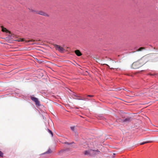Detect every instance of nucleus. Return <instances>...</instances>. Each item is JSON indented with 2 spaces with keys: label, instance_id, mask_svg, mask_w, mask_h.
<instances>
[{
  "label": "nucleus",
  "instance_id": "obj_8",
  "mask_svg": "<svg viewBox=\"0 0 158 158\" xmlns=\"http://www.w3.org/2000/svg\"><path fill=\"white\" fill-rule=\"evenodd\" d=\"M93 151V150H89L88 151H85L84 152V154L85 155H90L91 151ZM94 150H93L94 151Z\"/></svg>",
  "mask_w": 158,
  "mask_h": 158
},
{
  "label": "nucleus",
  "instance_id": "obj_21",
  "mask_svg": "<svg viewBox=\"0 0 158 158\" xmlns=\"http://www.w3.org/2000/svg\"><path fill=\"white\" fill-rule=\"evenodd\" d=\"M87 97H93V95H87Z\"/></svg>",
  "mask_w": 158,
  "mask_h": 158
},
{
  "label": "nucleus",
  "instance_id": "obj_18",
  "mask_svg": "<svg viewBox=\"0 0 158 158\" xmlns=\"http://www.w3.org/2000/svg\"><path fill=\"white\" fill-rule=\"evenodd\" d=\"M65 143L67 145H70L72 144V143H69L68 142H65Z\"/></svg>",
  "mask_w": 158,
  "mask_h": 158
},
{
  "label": "nucleus",
  "instance_id": "obj_20",
  "mask_svg": "<svg viewBox=\"0 0 158 158\" xmlns=\"http://www.w3.org/2000/svg\"><path fill=\"white\" fill-rule=\"evenodd\" d=\"M145 144V142H142V143H140V145H143V144Z\"/></svg>",
  "mask_w": 158,
  "mask_h": 158
},
{
  "label": "nucleus",
  "instance_id": "obj_15",
  "mask_svg": "<svg viewBox=\"0 0 158 158\" xmlns=\"http://www.w3.org/2000/svg\"><path fill=\"white\" fill-rule=\"evenodd\" d=\"M48 131L50 133V134L52 136H53V133H52V131H51L49 129H48Z\"/></svg>",
  "mask_w": 158,
  "mask_h": 158
},
{
  "label": "nucleus",
  "instance_id": "obj_10",
  "mask_svg": "<svg viewBox=\"0 0 158 158\" xmlns=\"http://www.w3.org/2000/svg\"><path fill=\"white\" fill-rule=\"evenodd\" d=\"M52 152V151L50 149H49L48 151L42 154V155H43L46 154H48V153H50Z\"/></svg>",
  "mask_w": 158,
  "mask_h": 158
},
{
  "label": "nucleus",
  "instance_id": "obj_12",
  "mask_svg": "<svg viewBox=\"0 0 158 158\" xmlns=\"http://www.w3.org/2000/svg\"><path fill=\"white\" fill-rule=\"evenodd\" d=\"M29 9L30 10V12H35V13H36V11H37L35 10L29 8Z\"/></svg>",
  "mask_w": 158,
  "mask_h": 158
},
{
  "label": "nucleus",
  "instance_id": "obj_6",
  "mask_svg": "<svg viewBox=\"0 0 158 158\" xmlns=\"http://www.w3.org/2000/svg\"><path fill=\"white\" fill-rule=\"evenodd\" d=\"M75 53L78 56H80L82 55L81 53L79 50H77L75 51Z\"/></svg>",
  "mask_w": 158,
  "mask_h": 158
},
{
  "label": "nucleus",
  "instance_id": "obj_3",
  "mask_svg": "<svg viewBox=\"0 0 158 158\" xmlns=\"http://www.w3.org/2000/svg\"><path fill=\"white\" fill-rule=\"evenodd\" d=\"M31 98L33 101L35 102V104L36 106H39L40 105V102L38 100V98H36L32 97H31Z\"/></svg>",
  "mask_w": 158,
  "mask_h": 158
},
{
  "label": "nucleus",
  "instance_id": "obj_23",
  "mask_svg": "<svg viewBox=\"0 0 158 158\" xmlns=\"http://www.w3.org/2000/svg\"><path fill=\"white\" fill-rule=\"evenodd\" d=\"M121 89H118L117 90V91H119Z\"/></svg>",
  "mask_w": 158,
  "mask_h": 158
},
{
  "label": "nucleus",
  "instance_id": "obj_22",
  "mask_svg": "<svg viewBox=\"0 0 158 158\" xmlns=\"http://www.w3.org/2000/svg\"><path fill=\"white\" fill-rule=\"evenodd\" d=\"M82 99H83L82 100H85L87 99V98H82Z\"/></svg>",
  "mask_w": 158,
  "mask_h": 158
},
{
  "label": "nucleus",
  "instance_id": "obj_2",
  "mask_svg": "<svg viewBox=\"0 0 158 158\" xmlns=\"http://www.w3.org/2000/svg\"><path fill=\"white\" fill-rule=\"evenodd\" d=\"M54 47L56 50H57L60 52H62L64 50V49L60 45L57 44H54Z\"/></svg>",
  "mask_w": 158,
  "mask_h": 158
},
{
  "label": "nucleus",
  "instance_id": "obj_7",
  "mask_svg": "<svg viewBox=\"0 0 158 158\" xmlns=\"http://www.w3.org/2000/svg\"><path fill=\"white\" fill-rule=\"evenodd\" d=\"M40 41V40H36V41L35 40H27V41H26V42H30V41H31V42H35L34 43H32V44H38V43L37 42V41Z\"/></svg>",
  "mask_w": 158,
  "mask_h": 158
},
{
  "label": "nucleus",
  "instance_id": "obj_5",
  "mask_svg": "<svg viewBox=\"0 0 158 158\" xmlns=\"http://www.w3.org/2000/svg\"><path fill=\"white\" fill-rule=\"evenodd\" d=\"M2 31L3 32H5L6 33H9L10 34H11L12 36L13 37H14V35L13 36L11 34V32L10 31H9L6 28H4L3 27H2Z\"/></svg>",
  "mask_w": 158,
  "mask_h": 158
},
{
  "label": "nucleus",
  "instance_id": "obj_4",
  "mask_svg": "<svg viewBox=\"0 0 158 158\" xmlns=\"http://www.w3.org/2000/svg\"><path fill=\"white\" fill-rule=\"evenodd\" d=\"M36 14L43 15L46 17H49V15L47 13L42 11H36Z\"/></svg>",
  "mask_w": 158,
  "mask_h": 158
},
{
  "label": "nucleus",
  "instance_id": "obj_11",
  "mask_svg": "<svg viewBox=\"0 0 158 158\" xmlns=\"http://www.w3.org/2000/svg\"><path fill=\"white\" fill-rule=\"evenodd\" d=\"M76 98H75V99H77V100H83V99H82V98L80 97V96H76Z\"/></svg>",
  "mask_w": 158,
  "mask_h": 158
},
{
  "label": "nucleus",
  "instance_id": "obj_13",
  "mask_svg": "<svg viewBox=\"0 0 158 158\" xmlns=\"http://www.w3.org/2000/svg\"><path fill=\"white\" fill-rule=\"evenodd\" d=\"M144 49H145L144 48V47H141V48H139L138 49L137 51H141L142 50Z\"/></svg>",
  "mask_w": 158,
  "mask_h": 158
},
{
  "label": "nucleus",
  "instance_id": "obj_17",
  "mask_svg": "<svg viewBox=\"0 0 158 158\" xmlns=\"http://www.w3.org/2000/svg\"><path fill=\"white\" fill-rule=\"evenodd\" d=\"M71 130L73 131H74L75 129V127L73 126L70 127Z\"/></svg>",
  "mask_w": 158,
  "mask_h": 158
},
{
  "label": "nucleus",
  "instance_id": "obj_1",
  "mask_svg": "<svg viewBox=\"0 0 158 158\" xmlns=\"http://www.w3.org/2000/svg\"><path fill=\"white\" fill-rule=\"evenodd\" d=\"M142 65V64L140 63L139 61H137L134 62L132 65V68L134 69H137L140 67Z\"/></svg>",
  "mask_w": 158,
  "mask_h": 158
},
{
  "label": "nucleus",
  "instance_id": "obj_24",
  "mask_svg": "<svg viewBox=\"0 0 158 158\" xmlns=\"http://www.w3.org/2000/svg\"><path fill=\"white\" fill-rule=\"evenodd\" d=\"M107 66L109 67V66L108 64H106Z\"/></svg>",
  "mask_w": 158,
  "mask_h": 158
},
{
  "label": "nucleus",
  "instance_id": "obj_14",
  "mask_svg": "<svg viewBox=\"0 0 158 158\" xmlns=\"http://www.w3.org/2000/svg\"><path fill=\"white\" fill-rule=\"evenodd\" d=\"M3 153L1 151H0V157H3Z\"/></svg>",
  "mask_w": 158,
  "mask_h": 158
},
{
  "label": "nucleus",
  "instance_id": "obj_16",
  "mask_svg": "<svg viewBox=\"0 0 158 158\" xmlns=\"http://www.w3.org/2000/svg\"><path fill=\"white\" fill-rule=\"evenodd\" d=\"M24 40L23 39H20L18 40V41L19 42H20V41L22 42V41H23Z\"/></svg>",
  "mask_w": 158,
  "mask_h": 158
},
{
  "label": "nucleus",
  "instance_id": "obj_9",
  "mask_svg": "<svg viewBox=\"0 0 158 158\" xmlns=\"http://www.w3.org/2000/svg\"><path fill=\"white\" fill-rule=\"evenodd\" d=\"M131 118H128L125 119L123 121V122H128L131 121Z\"/></svg>",
  "mask_w": 158,
  "mask_h": 158
},
{
  "label": "nucleus",
  "instance_id": "obj_19",
  "mask_svg": "<svg viewBox=\"0 0 158 158\" xmlns=\"http://www.w3.org/2000/svg\"><path fill=\"white\" fill-rule=\"evenodd\" d=\"M144 142L145 143H148L151 142L150 141H147Z\"/></svg>",
  "mask_w": 158,
  "mask_h": 158
}]
</instances>
